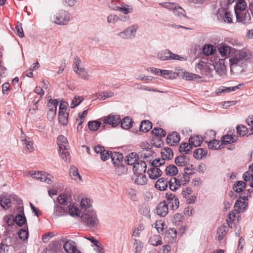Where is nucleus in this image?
I'll return each instance as SVG.
<instances>
[{
    "label": "nucleus",
    "mask_w": 253,
    "mask_h": 253,
    "mask_svg": "<svg viewBox=\"0 0 253 253\" xmlns=\"http://www.w3.org/2000/svg\"><path fill=\"white\" fill-rule=\"evenodd\" d=\"M152 132L156 136L159 137H165L166 135V132L162 128L155 127Z\"/></svg>",
    "instance_id": "5fc2aeb1"
},
{
    "label": "nucleus",
    "mask_w": 253,
    "mask_h": 253,
    "mask_svg": "<svg viewBox=\"0 0 253 253\" xmlns=\"http://www.w3.org/2000/svg\"><path fill=\"white\" fill-rule=\"evenodd\" d=\"M57 144L59 148V151H61L63 148L68 149L69 146L67 138L62 135H59L57 138Z\"/></svg>",
    "instance_id": "bb28decb"
},
{
    "label": "nucleus",
    "mask_w": 253,
    "mask_h": 253,
    "mask_svg": "<svg viewBox=\"0 0 253 253\" xmlns=\"http://www.w3.org/2000/svg\"><path fill=\"white\" fill-rule=\"evenodd\" d=\"M233 50H236L235 48H231L230 46L225 44L220 45L218 47L219 52L221 57L226 58L228 56L232 54Z\"/></svg>",
    "instance_id": "f3484780"
},
{
    "label": "nucleus",
    "mask_w": 253,
    "mask_h": 253,
    "mask_svg": "<svg viewBox=\"0 0 253 253\" xmlns=\"http://www.w3.org/2000/svg\"><path fill=\"white\" fill-rule=\"evenodd\" d=\"M69 173L72 179L79 181H82V177L79 174L78 169L76 167L74 166L71 167Z\"/></svg>",
    "instance_id": "cd10ccee"
},
{
    "label": "nucleus",
    "mask_w": 253,
    "mask_h": 253,
    "mask_svg": "<svg viewBox=\"0 0 253 253\" xmlns=\"http://www.w3.org/2000/svg\"><path fill=\"white\" fill-rule=\"evenodd\" d=\"M134 245L135 253H139L143 247V243L139 240H135L134 243Z\"/></svg>",
    "instance_id": "774afa93"
},
{
    "label": "nucleus",
    "mask_w": 253,
    "mask_h": 253,
    "mask_svg": "<svg viewBox=\"0 0 253 253\" xmlns=\"http://www.w3.org/2000/svg\"><path fill=\"white\" fill-rule=\"evenodd\" d=\"M113 9L121 11L124 14H127V13H131L132 11V7L127 5H122L121 6H115Z\"/></svg>",
    "instance_id": "37998d69"
},
{
    "label": "nucleus",
    "mask_w": 253,
    "mask_h": 253,
    "mask_svg": "<svg viewBox=\"0 0 253 253\" xmlns=\"http://www.w3.org/2000/svg\"><path fill=\"white\" fill-rule=\"evenodd\" d=\"M125 161L129 165H133L138 161V156L135 153H131L126 156Z\"/></svg>",
    "instance_id": "f704fd0d"
},
{
    "label": "nucleus",
    "mask_w": 253,
    "mask_h": 253,
    "mask_svg": "<svg viewBox=\"0 0 253 253\" xmlns=\"http://www.w3.org/2000/svg\"><path fill=\"white\" fill-rule=\"evenodd\" d=\"M23 141L25 144L27 151L28 152H32L34 150L33 143L30 140L29 138H25Z\"/></svg>",
    "instance_id": "0e129e2a"
},
{
    "label": "nucleus",
    "mask_w": 253,
    "mask_h": 253,
    "mask_svg": "<svg viewBox=\"0 0 253 253\" xmlns=\"http://www.w3.org/2000/svg\"><path fill=\"white\" fill-rule=\"evenodd\" d=\"M166 174L169 176H174L177 174L178 170L174 165H169L165 169Z\"/></svg>",
    "instance_id": "a18cd8bd"
},
{
    "label": "nucleus",
    "mask_w": 253,
    "mask_h": 253,
    "mask_svg": "<svg viewBox=\"0 0 253 253\" xmlns=\"http://www.w3.org/2000/svg\"><path fill=\"white\" fill-rule=\"evenodd\" d=\"M157 58L161 61L168 60L186 61V58L178 54H174L169 49L159 51L157 55Z\"/></svg>",
    "instance_id": "20e7f679"
},
{
    "label": "nucleus",
    "mask_w": 253,
    "mask_h": 253,
    "mask_svg": "<svg viewBox=\"0 0 253 253\" xmlns=\"http://www.w3.org/2000/svg\"><path fill=\"white\" fill-rule=\"evenodd\" d=\"M73 70L76 75L81 79L87 81L90 78V76L83 66L80 59L76 57L73 63Z\"/></svg>",
    "instance_id": "7ed1b4c3"
},
{
    "label": "nucleus",
    "mask_w": 253,
    "mask_h": 253,
    "mask_svg": "<svg viewBox=\"0 0 253 253\" xmlns=\"http://www.w3.org/2000/svg\"><path fill=\"white\" fill-rule=\"evenodd\" d=\"M137 29L138 26L136 25H132L118 33L117 35L123 40H131L135 37Z\"/></svg>",
    "instance_id": "6e6552de"
},
{
    "label": "nucleus",
    "mask_w": 253,
    "mask_h": 253,
    "mask_svg": "<svg viewBox=\"0 0 253 253\" xmlns=\"http://www.w3.org/2000/svg\"><path fill=\"white\" fill-rule=\"evenodd\" d=\"M247 6V3L245 0H238L234 7L235 14L245 11Z\"/></svg>",
    "instance_id": "5701e85b"
},
{
    "label": "nucleus",
    "mask_w": 253,
    "mask_h": 253,
    "mask_svg": "<svg viewBox=\"0 0 253 253\" xmlns=\"http://www.w3.org/2000/svg\"><path fill=\"white\" fill-rule=\"evenodd\" d=\"M157 213L161 216H165L168 213V207L166 203H160L157 207Z\"/></svg>",
    "instance_id": "393cba45"
},
{
    "label": "nucleus",
    "mask_w": 253,
    "mask_h": 253,
    "mask_svg": "<svg viewBox=\"0 0 253 253\" xmlns=\"http://www.w3.org/2000/svg\"><path fill=\"white\" fill-rule=\"evenodd\" d=\"M28 229H21L18 232V236L20 239L22 240H26L28 237Z\"/></svg>",
    "instance_id": "69168bd1"
},
{
    "label": "nucleus",
    "mask_w": 253,
    "mask_h": 253,
    "mask_svg": "<svg viewBox=\"0 0 253 253\" xmlns=\"http://www.w3.org/2000/svg\"><path fill=\"white\" fill-rule=\"evenodd\" d=\"M167 142L171 146L174 145L179 142L180 140V135L176 132H172L169 133L167 137Z\"/></svg>",
    "instance_id": "a211bd4d"
},
{
    "label": "nucleus",
    "mask_w": 253,
    "mask_h": 253,
    "mask_svg": "<svg viewBox=\"0 0 253 253\" xmlns=\"http://www.w3.org/2000/svg\"><path fill=\"white\" fill-rule=\"evenodd\" d=\"M112 161L115 165H119L123 161V156L121 154L118 153H112L111 152Z\"/></svg>",
    "instance_id": "79ce46f5"
},
{
    "label": "nucleus",
    "mask_w": 253,
    "mask_h": 253,
    "mask_svg": "<svg viewBox=\"0 0 253 253\" xmlns=\"http://www.w3.org/2000/svg\"><path fill=\"white\" fill-rule=\"evenodd\" d=\"M191 174V172H187V171H185L184 173L180 174L177 176V178L179 181L182 185H185L189 182L190 177L189 175Z\"/></svg>",
    "instance_id": "2f4dec72"
},
{
    "label": "nucleus",
    "mask_w": 253,
    "mask_h": 253,
    "mask_svg": "<svg viewBox=\"0 0 253 253\" xmlns=\"http://www.w3.org/2000/svg\"><path fill=\"white\" fill-rule=\"evenodd\" d=\"M246 200H247V198L246 197L244 198L240 197L237 200L234 206L235 211L239 212L244 211L248 206V203L246 202Z\"/></svg>",
    "instance_id": "f8f14e48"
},
{
    "label": "nucleus",
    "mask_w": 253,
    "mask_h": 253,
    "mask_svg": "<svg viewBox=\"0 0 253 253\" xmlns=\"http://www.w3.org/2000/svg\"><path fill=\"white\" fill-rule=\"evenodd\" d=\"M134 183L139 185H145L147 184V178L146 175L142 174H138L134 180Z\"/></svg>",
    "instance_id": "e433bc0d"
},
{
    "label": "nucleus",
    "mask_w": 253,
    "mask_h": 253,
    "mask_svg": "<svg viewBox=\"0 0 253 253\" xmlns=\"http://www.w3.org/2000/svg\"><path fill=\"white\" fill-rule=\"evenodd\" d=\"M169 188L171 191H175L178 189L181 185L177 178L173 177L169 181Z\"/></svg>",
    "instance_id": "4c0bfd02"
},
{
    "label": "nucleus",
    "mask_w": 253,
    "mask_h": 253,
    "mask_svg": "<svg viewBox=\"0 0 253 253\" xmlns=\"http://www.w3.org/2000/svg\"><path fill=\"white\" fill-rule=\"evenodd\" d=\"M251 54L244 49L233 50L229 56L230 71L233 74H240L244 72L251 58Z\"/></svg>",
    "instance_id": "f257e3e1"
},
{
    "label": "nucleus",
    "mask_w": 253,
    "mask_h": 253,
    "mask_svg": "<svg viewBox=\"0 0 253 253\" xmlns=\"http://www.w3.org/2000/svg\"><path fill=\"white\" fill-rule=\"evenodd\" d=\"M161 155L162 158L165 161L170 160L173 157V152L172 149L169 147H165L161 149Z\"/></svg>",
    "instance_id": "412c9836"
},
{
    "label": "nucleus",
    "mask_w": 253,
    "mask_h": 253,
    "mask_svg": "<svg viewBox=\"0 0 253 253\" xmlns=\"http://www.w3.org/2000/svg\"><path fill=\"white\" fill-rule=\"evenodd\" d=\"M207 150L203 148H197L193 152L194 157L198 160L205 158L207 155Z\"/></svg>",
    "instance_id": "c85d7f7f"
},
{
    "label": "nucleus",
    "mask_w": 253,
    "mask_h": 253,
    "mask_svg": "<svg viewBox=\"0 0 253 253\" xmlns=\"http://www.w3.org/2000/svg\"><path fill=\"white\" fill-rule=\"evenodd\" d=\"M84 98L82 96L76 95L73 99L71 103V108H74L78 106L83 101Z\"/></svg>",
    "instance_id": "603ef678"
},
{
    "label": "nucleus",
    "mask_w": 253,
    "mask_h": 253,
    "mask_svg": "<svg viewBox=\"0 0 253 253\" xmlns=\"http://www.w3.org/2000/svg\"><path fill=\"white\" fill-rule=\"evenodd\" d=\"M184 219V216L181 213H176L174 215L172 218V222L175 225H180Z\"/></svg>",
    "instance_id": "6e6d98bb"
},
{
    "label": "nucleus",
    "mask_w": 253,
    "mask_h": 253,
    "mask_svg": "<svg viewBox=\"0 0 253 253\" xmlns=\"http://www.w3.org/2000/svg\"><path fill=\"white\" fill-rule=\"evenodd\" d=\"M237 132L240 136H245L248 131V128L243 125H239L237 126Z\"/></svg>",
    "instance_id": "680f3d73"
},
{
    "label": "nucleus",
    "mask_w": 253,
    "mask_h": 253,
    "mask_svg": "<svg viewBox=\"0 0 253 253\" xmlns=\"http://www.w3.org/2000/svg\"><path fill=\"white\" fill-rule=\"evenodd\" d=\"M168 181L164 178H161L159 179L155 183V187L160 191L165 190L168 187Z\"/></svg>",
    "instance_id": "473e14b6"
},
{
    "label": "nucleus",
    "mask_w": 253,
    "mask_h": 253,
    "mask_svg": "<svg viewBox=\"0 0 253 253\" xmlns=\"http://www.w3.org/2000/svg\"><path fill=\"white\" fill-rule=\"evenodd\" d=\"M245 183L242 181H240L234 185L233 189L236 192L240 193L245 189Z\"/></svg>",
    "instance_id": "864d4df0"
},
{
    "label": "nucleus",
    "mask_w": 253,
    "mask_h": 253,
    "mask_svg": "<svg viewBox=\"0 0 253 253\" xmlns=\"http://www.w3.org/2000/svg\"><path fill=\"white\" fill-rule=\"evenodd\" d=\"M64 242L63 248L65 251L67 253H76L77 247L75 242L70 240H66Z\"/></svg>",
    "instance_id": "6ab92c4d"
},
{
    "label": "nucleus",
    "mask_w": 253,
    "mask_h": 253,
    "mask_svg": "<svg viewBox=\"0 0 253 253\" xmlns=\"http://www.w3.org/2000/svg\"><path fill=\"white\" fill-rule=\"evenodd\" d=\"M145 229V226L143 223L139 224L133 232V236L135 237H140V233Z\"/></svg>",
    "instance_id": "13d9d810"
},
{
    "label": "nucleus",
    "mask_w": 253,
    "mask_h": 253,
    "mask_svg": "<svg viewBox=\"0 0 253 253\" xmlns=\"http://www.w3.org/2000/svg\"><path fill=\"white\" fill-rule=\"evenodd\" d=\"M160 5L165 8L172 10L174 15L179 18H188L185 14V10L176 3L162 2L160 3Z\"/></svg>",
    "instance_id": "423d86ee"
},
{
    "label": "nucleus",
    "mask_w": 253,
    "mask_h": 253,
    "mask_svg": "<svg viewBox=\"0 0 253 253\" xmlns=\"http://www.w3.org/2000/svg\"><path fill=\"white\" fill-rule=\"evenodd\" d=\"M214 70L220 76H223L226 74V67L225 65L224 59H219L214 65Z\"/></svg>",
    "instance_id": "ddd939ff"
},
{
    "label": "nucleus",
    "mask_w": 253,
    "mask_h": 253,
    "mask_svg": "<svg viewBox=\"0 0 253 253\" xmlns=\"http://www.w3.org/2000/svg\"><path fill=\"white\" fill-rule=\"evenodd\" d=\"M58 202L61 205H66L73 201L72 192L71 190H67L65 192L61 194L57 198Z\"/></svg>",
    "instance_id": "9b49d317"
},
{
    "label": "nucleus",
    "mask_w": 253,
    "mask_h": 253,
    "mask_svg": "<svg viewBox=\"0 0 253 253\" xmlns=\"http://www.w3.org/2000/svg\"><path fill=\"white\" fill-rule=\"evenodd\" d=\"M237 140L235 136H232L231 135L227 134L222 137V144H227L236 142Z\"/></svg>",
    "instance_id": "de8ad7c7"
},
{
    "label": "nucleus",
    "mask_w": 253,
    "mask_h": 253,
    "mask_svg": "<svg viewBox=\"0 0 253 253\" xmlns=\"http://www.w3.org/2000/svg\"><path fill=\"white\" fill-rule=\"evenodd\" d=\"M148 173L151 179H156L161 176L162 170L157 167H152L148 170Z\"/></svg>",
    "instance_id": "4be33fe9"
},
{
    "label": "nucleus",
    "mask_w": 253,
    "mask_h": 253,
    "mask_svg": "<svg viewBox=\"0 0 253 253\" xmlns=\"http://www.w3.org/2000/svg\"><path fill=\"white\" fill-rule=\"evenodd\" d=\"M243 178L246 181L250 182V185L252 187H253V174L247 172L243 174Z\"/></svg>",
    "instance_id": "052dcab7"
},
{
    "label": "nucleus",
    "mask_w": 253,
    "mask_h": 253,
    "mask_svg": "<svg viewBox=\"0 0 253 253\" xmlns=\"http://www.w3.org/2000/svg\"><path fill=\"white\" fill-rule=\"evenodd\" d=\"M149 242L153 246H159L162 244L161 237L159 235L152 236L150 238Z\"/></svg>",
    "instance_id": "8fccbe9b"
},
{
    "label": "nucleus",
    "mask_w": 253,
    "mask_h": 253,
    "mask_svg": "<svg viewBox=\"0 0 253 253\" xmlns=\"http://www.w3.org/2000/svg\"><path fill=\"white\" fill-rule=\"evenodd\" d=\"M192 145L189 143H181L179 147V151L181 153L188 154L192 149Z\"/></svg>",
    "instance_id": "ea45409f"
},
{
    "label": "nucleus",
    "mask_w": 253,
    "mask_h": 253,
    "mask_svg": "<svg viewBox=\"0 0 253 253\" xmlns=\"http://www.w3.org/2000/svg\"><path fill=\"white\" fill-rule=\"evenodd\" d=\"M174 74L171 71L162 70L161 76L166 79H171L174 77Z\"/></svg>",
    "instance_id": "338daca9"
},
{
    "label": "nucleus",
    "mask_w": 253,
    "mask_h": 253,
    "mask_svg": "<svg viewBox=\"0 0 253 253\" xmlns=\"http://www.w3.org/2000/svg\"><path fill=\"white\" fill-rule=\"evenodd\" d=\"M196 68L200 71L202 74L211 75L215 67L212 60H207V61H199L196 66Z\"/></svg>",
    "instance_id": "0eeeda50"
},
{
    "label": "nucleus",
    "mask_w": 253,
    "mask_h": 253,
    "mask_svg": "<svg viewBox=\"0 0 253 253\" xmlns=\"http://www.w3.org/2000/svg\"><path fill=\"white\" fill-rule=\"evenodd\" d=\"M0 206L4 210L9 209L11 207V202L10 199L5 196L0 195Z\"/></svg>",
    "instance_id": "a878e982"
},
{
    "label": "nucleus",
    "mask_w": 253,
    "mask_h": 253,
    "mask_svg": "<svg viewBox=\"0 0 253 253\" xmlns=\"http://www.w3.org/2000/svg\"><path fill=\"white\" fill-rule=\"evenodd\" d=\"M57 105V100L50 99L48 104V106L49 107V111L56 113Z\"/></svg>",
    "instance_id": "bf43d9fd"
},
{
    "label": "nucleus",
    "mask_w": 253,
    "mask_h": 253,
    "mask_svg": "<svg viewBox=\"0 0 253 253\" xmlns=\"http://www.w3.org/2000/svg\"><path fill=\"white\" fill-rule=\"evenodd\" d=\"M152 127V123L148 120H144L141 122L140 126V130L143 132H147L149 131Z\"/></svg>",
    "instance_id": "c03bdc74"
},
{
    "label": "nucleus",
    "mask_w": 253,
    "mask_h": 253,
    "mask_svg": "<svg viewBox=\"0 0 253 253\" xmlns=\"http://www.w3.org/2000/svg\"><path fill=\"white\" fill-rule=\"evenodd\" d=\"M104 124L111 125L113 127L118 126L121 122V117L119 115L110 114L106 117L100 119Z\"/></svg>",
    "instance_id": "9d476101"
},
{
    "label": "nucleus",
    "mask_w": 253,
    "mask_h": 253,
    "mask_svg": "<svg viewBox=\"0 0 253 253\" xmlns=\"http://www.w3.org/2000/svg\"><path fill=\"white\" fill-rule=\"evenodd\" d=\"M80 206L82 211L90 210L92 204L91 200L89 198H83L80 202Z\"/></svg>",
    "instance_id": "72a5a7b5"
},
{
    "label": "nucleus",
    "mask_w": 253,
    "mask_h": 253,
    "mask_svg": "<svg viewBox=\"0 0 253 253\" xmlns=\"http://www.w3.org/2000/svg\"><path fill=\"white\" fill-rule=\"evenodd\" d=\"M215 50V47L211 44H206L203 48V53L207 56L212 55Z\"/></svg>",
    "instance_id": "49530a36"
},
{
    "label": "nucleus",
    "mask_w": 253,
    "mask_h": 253,
    "mask_svg": "<svg viewBox=\"0 0 253 253\" xmlns=\"http://www.w3.org/2000/svg\"><path fill=\"white\" fill-rule=\"evenodd\" d=\"M81 218L82 221L89 228L94 227L98 224L96 212L93 209L82 211Z\"/></svg>",
    "instance_id": "f03ea898"
},
{
    "label": "nucleus",
    "mask_w": 253,
    "mask_h": 253,
    "mask_svg": "<svg viewBox=\"0 0 253 253\" xmlns=\"http://www.w3.org/2000/svg\"><path fill=\"white\" fill-rule=\"evenodd\" d=\"M177 232L175 229L169 228L165 233V239L169 243H172L176 241Z\"/></svg>",
    "instance_id": "dca6fc26"
},
{
    "label": "nucleus",
    "mask_w": 253,
    "mask_h": 253,
    "mask_svg": "<svg viewBox=\"0 0 253 253\" xmlns=\"http://www.w3.org/2000/svg\"><path fill=\"white\" fill-rule=\"evenodd\" d=\"M67 212V210L64 209L62 206L56 205L54 208L53 214L56 216H61L64 215Z\"/></svg>",
    "instance_id": "a19ab883"
},
{
    "label": "nucleus",
    "mask_w": 253,
    "mask_h": 253,
    "mask_svg": "<svg viewBox=\"0 0 253 253\" xmlns=\"http://www.w3.org/2000/svg\"><path fill=\"white\" fill-rule=\"evenodd\" d=\"M101 123L97 121H89L88 123V128L92 131H96L100 127Z\"/></svg>",
    "instance_id": "4d7b16f0"
},
{
    "label": "nucleus",
    "mask_w": 253,
    "mask_h": 253,
    "mask_svg": "<svg viewBox=\"0 0 253 253\" xmlns=\"http://www.w3.org/2000/svg\"><path fill=\"white\" fill-rule=\"evenodd\" d=\"M29 175L33 178L49 185L52 184L53 182L54 177L44 171H32L29 172Z\"/></svg>",
    "instance_id": "39448f33"
},
{
    "label": "nucleus",
    "mask_w": 253,
    "mask_h": 253,
    "mask_svg": "<svg viewBox=\"0 0 253 253\" xmlns=\"http://www.w3.org/2000/svg\"><path fill=\"white\" fill-rule=\"evenodd\" d=\"M227 225L224 224L222 225L217 229V238L218 241H221L223 239V237L225 236L229 229V227H232L231 223L228 220H227Z\"/></svg>",
    "instance_id": "4468645a"
},
{
    "label": "nucleus",
    "mask_w": 253,
    "mask_h": 253,
    "mask_svg": "<svg viewBox=\"0 0 253 253\" xmlns=\"http://www.w3.org/2000/svg\"><path fill=\"white\" fill-rule=\"evenodd\" d=\"M178 75L182 79L188 81L193 80L195 79H197L196 75L186 71H181L178 72Z\"/></svg>",
    "instance_id": "58836bf2"
},
{
    "label": "nucleus",
    "mask_w": 253,
    "mask_h": 253,
    "mask_svg": "<svg viewBox=\"0 0 253 253\" xmlns=\"http://www.w3.org/2000/svg\"><path fill=\"white\" fill-rule=\"evenodd\" d=\"M70 20V16L68 12L64 10L59 11L56 14L54 18V22L58 24L64 25L67 24Z\"/></svg>",
    "instance_id": "1a4fd4ad"
},
{
    "label": "nucleus",
    "mask_w": 253,
    "mask_h": 253,
    "mask_svg": "<svg viewBox=\"0 0 253 253\" xmlns=\"http://www.w3.org/2000/svg\"><path fill=\"white\" fill-rule=\"evenodd\" d=\"M203 141V138L199 135L191 136L189 139L190 144L193 147H198L201 145Z\"/></svg>",
    "instance_id": "c756f323"
},
{
    "label": "nucleus",
    "mask_w": 253,
    "mask_h": 253,
    "mask_svg": "<svg viewBox=\"0 0 253 253\" xmlns=\"http://www.w3.org/2000/svg\"><path fill=\"white\" fill-rule=\"evenodd\" d=\"M121 126L123 128L125 129H128L132 126V120L128 117H125L122 121Z\"/></svg>",
    "instance_id": "09e8293b"
},
{
    "label": "nucleus",
    "mask_w": 253,
    "mask_h": 253,
    "mask_svg": "<svg viewBox=\"0 0 253 253\" xmlns=\"http://www.w3.org/2000/svg\"><path fill=\"white\" fill-rule=\"evenodd\" d=\"M22 214H18L16 215L14 220L19 226H22L26 223V218L24 214L23 208L21 209Z\"/></svg>",
    "instance_id": "c9c22d12"
},
{
    "label": "nucleus",
    "mask_w": 253,
    "mask_h": 253,
    "mask_svg": "<svg viewBox=\"0 0 253 253\" xmlns=\"http://www.w3.org/2000/svg\"><path fill=\"white\" fill-rule=\"evenodd\" d=\"M69 214L73 217H81L82 211H80L79 209L74 205H70L67 209Z\"/></svg>",
    "instance_id": "b1692460"
},
{
    "label": "nucleus",
    "mask_w": 253,
    "mask_h": 253,
    "mask_svg": "<svg viewBox=\"0 0 253 253\" xmlns=\"http://www.w3.org/2000/svg\"><path fill=\"white\" fill-rule=\"evenodd\" d=\"M236 15L237 21L243 24L248 23L251 19L250 14L245 11L236 14Z\"/></svg>",
    "instance_id": "aec40b11"
},
{
    "label": "nucleus",
    "mask_w": 253,
    "mask_h": 253,
    "mask_svg": "<svg viewBox=\"0 0 253 253\" xmlns=\"http://www.w3.org/2000/svg\"><path fill=\"white\" fill-rule=\"evenodd\" d=\"M146 164L142 161H138L133 166V170L136 174H142L146 171Z\"/></svg>",
    "instance_id": "2eb2a0df"
},
{
    "label": "nucleus",
    "mask_w": 253,
    "mask_h": 253,
    "mask_svg": "<svg viewBox=\"0 0 253 253\" xmlns=\"http://www.w3.org/2000/svg\"><path fill=\"white\" fill-rule=\"evenodd\" d=\"M114 95V93L112 91L103 92L99 94L98 98L102 100H105L108 98L111 97Z\"/></svg>",
    "instance_id": "e2e57ef3"
},
{
    "label": "nucleus",
    "mask_w": 253,
    "mask_h": 253,
    "mask_svg": "<svg viewBox=\"0 0 253 253\" xmlns=\"http://www.w3.org/2000/svg\"><path fill=\"white\" fill-rule=\"evenodd\" d=\"M188 158L184 155L178 156L175 159V163L178 167H185L188 164Z\"/></svg>",
    "instance_id": "7c9ffc66"
},
{
    "label": "nucleus",
    "mask_w": 253,
    "mask_h": 253,
    "mask_svg": "<svg viewBox=\"0 0 253 253\" xmlns=\"http://www.w3.org/2000/svg\"><path fill=\"white\" fill-rule=\"evenodd\" d=\"M221 144V142L219 141L213 139L208 142V147L211 149L217 150L220 148Z\"/></svg>",
    "instance_id": "3c124183"
}]
</instances>
